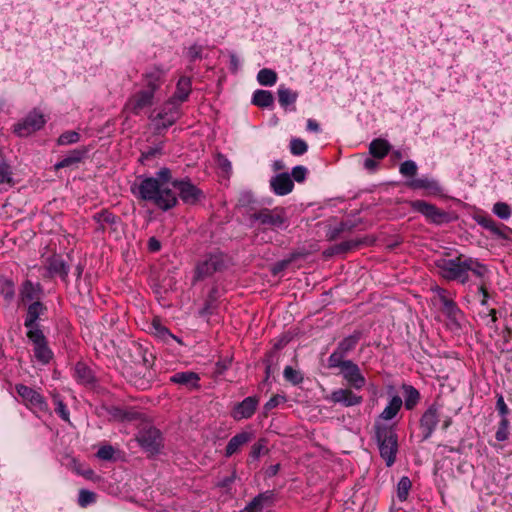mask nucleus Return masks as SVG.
Masks as SVG:
<instances>
[{
  "instance_id": "obj_1",
  "label": "nucleus",
  "mask_w": 512,
  "mask_h": 512,
  "mask_svg": "<svg viewBox=\"0 0 512 512\" xmlns=\"http://www.w3.org/2000/svg\"><path fill=\"white\" fill-rule=\"evenodd\" d=\"M171 170L162 168L157 172V177H146L140 181L132 192L137 198L153 203L162 211L174 208L178 203V197L172 186Z\"/></svg>"
},
{
  "instance_id": "obj_2",
  "label": "nucleus",
  "mask_w": 512,
  "mask_h": 512,
  "mask_svg": "<svg viewBox=\"0 0 512 512\" xmlns=\"http://www.w3.org/2000/svg\"><path fill=\"white\" fill-rule=\"evenodd\" d=\"M468 256L457 254L454 258H448L447 254L439 257L434 261V265L438 270V274L447 281H458L465 284L469 280L466 273V264Z\"/></svg>"
},
{
  "instance_id": "obj_3",
  "label": "nucleus",
  "mask_w": 512,
  "mask_h": 512,
  "mask_svg": "<svg viewBox=\"0 0 512 512\" xmlns=\"http://www.w3.org/2000/svg\"><path fill=\"white\" fill-rule=\"evenodd\" d=\"M375 439L378 445L380 456L387 467H391L396 461L398 452V437L392 426L375 423Z\"/></svg>"
},
{
  "instance_id": "obj_4",
  "label": "nucleus",
  "mask_w": 512,
  "mask_h": 512,
  "mask_svg": "<svg viewBox=\"0 0 512 512\" xmlns=\"http://www.w3.org/2000/svg\"><path fill=\"white\" fill-rule=\"evenodd\" d=\"M226 268L227 258L222 252L209 253L197 263L193 283L211 277L214 273L221 272Z\"/></svg>"
},
{
  "instance_id": "obj_5",
  "label": "nucleus",
  "mask_w": 512,
  "mask_h": 512,
  "mask_svg": "<svg viewBox=\"0 0 512 512\" xmlns=\"http://www.w3.org/2000/svg\"><path fill=\"white\" fill-rule=\"evenodd\" d=\"M251 220L258 221L260 225L270 229H283L288 226L286 210L282 207L273 209L262 208L250 215Z\"/></svg>"
},
{
  "instance_id": "obj_6",
  "label": "nucleus",
  "mask_w": 512,
  "mask_h": 512,
  "mask_svg": "<svg viewBox=\"0 0 512 512\" xmlns=\"http://www.w3.org/2000/svg\"><path fill=\"white\" fill-rule=\"evenodd\" d=\"M361 339V332L355 331L353 334L343 338L338 344L334 352L329 356L327 367L335 369L338 363L345 362L346 357L356 348Z\"/></svg>"
},
{
  "instance_id": "obj_7",
  "label": "nucleus",
  "mask_w": 512,
  "mask_h": 512,
  "mask_svg": "<svg viewBox=\"0 0 512 512\" xmlns=\"http://www.w3.org/2000/svg\"><path fill=\"white\" fill-rule=\"evenodd\" d=\"M137 441L146 452L152 455L158 453L163 446V438L160 431L151 425H145L140 429Z\"/></svg>"
},
{
  "instance_id": "obj_8",
  "label": "nucleus",
  "mask_w": 512,
  "mask_h": 512,
  "mask_svg": "<svg viewBox=\"0 0 512 512\" xmlns=\"http://www.w3.org/2000/svg\"><path fill=\"white\" fill-rule=\"evenodd\" d=\"M411 207L416 212L425 216V218L433 224L441 225L450 221V216L447 212L424 200L412 201Z\"/></svg>"
},
{
  "instance_id": "obj_9",
  "label": "nucleus",
  "mask_w": 512,
  "mask_h": 512,
  "mask_svg": "<svg viewBox=\"0 0 512 512\" xmlns=\"http://www.w3.org/2000/svg\"><path fill=\"white\" fill-rule=\"evenodd\" d=\"M336 368L340 369V374L351 388L361 390L365 386L366 378L359 366L352 360L338 363Z\"/></svg>"
},
{
  "instance_id": "obj_10",
  "label": "nucleus",
  "mask_w": 512,
  "mask_h": 512,
  "mask_svg": "<svg viewBox=\"0 0 512 512\" xmlns=\"http://www.w3.org/2000/svg\"><path fill=\"white\" fill-rule=\"evenodd\" d=\"M15 390L29 409L39 412H46L48 410V404L44 397L33 388L24 384H17Z\"/></svg>"
},
{
  "instance_id": "obj_11",
  "label": "nucleus",
  "mask_w": 512,
  "mask_h": 512,
  "mask_svg": "<svg viewBox=\"0 0 512 512\" xmlns=\"http://www.w3.org/2000/svg\"><path fill=\"white\" fill-rule=\"evenodd\" d=\"M172 187L178 191L179 198L189 205H194L204 198L202 190L197 188L190 180L172 181Z\"/></svg>"
},
{
  "instance_id": "obj_12",
  "label": "nucleus",
  "mask_w": 512,
  "mask_h": 512,
  "mask_svg": "<svg viewBox=\"0 0 512 512\" xmlns=\"http://www.w3.org/2000/svg\"><path fill=\"white\" fill-rule=\"evenodd\" d=\"M45 123L44 115L38 111H33L14 126V132L20 137H26L40 130Z\"/></svg>"
},
{
  "instance_id": "obj_13",
  "label": "nucleus",
  "mask_w": 512,
  "mask_h": 512,
  "mask_svg": "<svg viewBox=\"0 0 512 512\" xmlns=\"http://www.w3.org/2000/svg\"><path fill=\"white\" fill-rule=\"evenodd\" d=\"M27 338L33 343L34 356L42 364L51 360L53 353L48 347V342L42 331H27Z\"/></svg>"
},
{
  "instance_id": "obj_14",
  "label": "nucleus",
  "mask_w": 512,
  "mask_h": 512,
  "mask_svg": "<svg viewBox=\"0 0 512 512\" xmlns=\"http://www.w3.org/2000/svg\"><path fill=\"white\" fill-rule=\"evenodd\" d=\"M154 97L150 90H140L133 94L125 105V109L134 115L153 105Z\"/></svg>"
},
{
  "instance_id": "obj_15",
  "label": "nucleus",
  "mask_w": 512,
  "mask_h": 512,
  "mask_svg": "<svg viewBox=\"0 0 512 512\" xmlns=\"http://www.w3.org/2000/svg\"><path fill=\"white\" fill-rule=\"evenodd\" d=\"M438 410V404L433 403L423 413L420 419V427L423 433V440H427L434 432L440 417Z\"/></svg>"
},
{
  "instance_id": "obj_16",
  "label": "nucleus",
  "mask_w": 512,
  "mask_h": 512,
  "mask_svg": "<svg viewBox=\"0 0 512 512\" xmlns=\"http://www.w3.org/2000/svg\"><path fill=\"white\" fill-rule=\"evenodd\" d=\"M407 186L413 190H424L427 195L440 196L443 194V188L439 182L428 176L414 178L407 182Z\"/></svg>"
},
{
  "instance_id": "obj_17",
  "label": "nucleus",
  "mask_w": 512,
  "mask_h": 512,
  "mask_svg": "<svg viewBox=\"0 0 512 512\" xmlns=\"http://www.w3.org/2000/svg\"><path fill=\"white\" fill-rule=\"evenodd\" d=\"M258 404L259 398L257 396L246 397L243 401L237 403L234 406L231 412V416L236 421L249 419L254 415Z\"/></svg>"
},
{
  "instance_id": "obj_18",
  "label": "nucleus",
  "mask_w": 512,
  "mask_h": 512,
  "mask_svg": "<svg viewBox=\"0 0 512 512\" xmlns=\"http://www.w3.org/2000/svg\"><path fill=\"white\" fill-rule=\"evenodd\" d=\"M166 71L158 66L151 67L143 74V81L145 88L143 90H150L152 95L155 96L156 91L162 86L165 81Z\"/></svg>"
},
{
  "instance_id": "obj_19",
  "label": "nucleus",
  "mask_w": 512,
  "mask_h": 512,
  "mask_svg": "<svg viewBox=\"0 0 512 512\" xmlns=\"http://www.w3.org/2000/svg\"><path fill=\"white\" fill-rule=\"evenodd\" d=\"M46 311L47 307L41 301H34L27 306L24 326L28 331H42L36 322Z\"/></svg>"
},
{
  "instance_id": "obj_20",
  "label": "nucleus",
  "mask_w": 512,
  "mask_h": 512,
  "mask_svg": "<svg viewBox=\"0 0 512 512\" xmlns=\"http://www.w3.org/2000/svg\"><path fill=\"white\" fill-rule=\"evenodd\" d=\"M330 400L334 403H340L345 407H351L361 404L363 398L356 395L351 389L340 388L331 393Z\"/></svg>"
},
{
  "instance_id": "obj_21",
  "label": "nucleus",
  "mask_w": 512,
  "mask_h": 512,
  "mask_svg": "<svg viewBox=\"0 0 512 512\" xmlns=\"http://www.w3.org/2000/svg\"><path fill=\"white\" fill-rule=\"evenodd\" d=\"M40 292V284L35 285L31 280H25L19 290L18 306L29 305L34 301H39Z\"/></svg>"
},
{
  "instance_id": "obj_22",
  "label": "nucleus",
  "mask_w": 512,
  "mask_h": 512,
  "mask_svg": "<svg viewBox=\"0 0 512 512\" xmlns=\"http://www.w3.org/2000/svg\"><path fill=\"white\" fill-rule=\"evenodd\" d=\"M46 268L51 277L58 276L65 283L68 282L69 266L60 255H54L47 260Z\"/></svg>"
},
{
  "instance_id": "obj_23",
  "label": "nucleus",
  "mask_w": 512,
  "mask_h": 512,
  "mask_svg": "<svg viewBox=\"0 0 512 512\" xmlns=\"http://www.w3.org/2000/svg\"><path fill=\"white\" fill-rule=\"evenodd\" d=\"M270 187L276 195L284 196L293 190L294 183L288 173H280L271 178Z\"/></svg>"
},
{
  "instance_id": "obj_24",
  "label": "nucleus",
  "mask_w": 512,
  "mask_h": 512,
  "mask_svg": "<svg viewBox=\"0 0 512 512\" xmlns=\"http://www.w3.org/2000/svg\"><path fill=\"white\" fill-rule=\"evenodd\" d=\"M200 377L193 371L176 372L170 376V382L185 386L188 389L199 388Z\"/></svg>"
},
{
  "instance_id": "obj_25",
  "label": "nucleus",
  "mask_w": 512,
  "mask_h": 512,
  "mask_svg": "<svg viewBox=\"0 0 512 512\" xmlns=\"http://www.w3.org/2000/svg\"><path fill=\"white\" fill-rule=\"evenodd\" d=\"M274 499L275 494L273 491H265L254 497L244 510L246 512H260L264 507L271 506L274 503Z\"/></svg>"
},
{
  "instance_id": "obj_26",
  "label": "nucleus",
  "mask_w": 512,
  "mask_h": 512,
  "mask_svg": "<svg viewBox=\"0 0 512 512\" xmlns=\"http://www.w3.org/2000/svg\"><path fill=\"white\" fill-rule=\"evenodd\" d=\"M253 438V434L251 432L242 431L235 436H233L227 443L225 448V455L227 457L232 456L237 453L241 447L250 442Z\"/></svg>"
},
{
  "instance_id": "obj_27",
  "label": "nucleus",
  "mask_w": 512,
  "mask_h": 512,
  "mask_svg": "<svg viewBox=\"0 0 512 512\" xmlns=\"http://www.w3.org/2000/svg\"><path fill=\"white\" fill-rule=\"evenodd\" d=\"M130 361L135 365H142L144 368L151 366V360L147 356V351L142 345L131 342L128 347Z\"/></svg>"
},
{
  "instance_id": "obj_28",
  "label": "nucleus",
  "mask_w": 512,
  "mask_h": 512,
  "mask_svg": "<svg viewBox=\"0 0 512 512\" xmlns=\"http://www.w3.org/2000/svg\"><path fill=\"white\" fill-rule=\"evenodd\" d=\"M88 151L89 149L87 147H81L70 151L67 156L55 164V170L71 167L80 163L86 157Z\"/></svg>"
},
{
  "instance_id": "obj_29",
  "label": "nucleus",
  "mask_w": 512,
  "mask_h": 512,
  "mask_svg": "<svg viewBox=\"0 0 512 512\" xmlns=\"http://www.w3.org/2000/svg\"><path fill=\"white\" fill-rule=\"evenodd\" d=\"M438 296L442 303V311L443 313L451 320H456L458 315L461 314L460 309L457 304L452 300L447 298V291L443 288L438 287Z\"/></svg>"
},
{
  "instance_id": "obj_30",
  "label": "nucleus",
  "mask_w": 512,
  "mask_h": 512,
  "mask_svg": "<svg viewBox=\"0 0 512 512\" xmlns=\"http://www.w3.org/2000/svg\"><path fill=\"white\" fill-rule=\"evenodd\" d=\"M220 295L218 286L214 285L205 299L203 308L199 311L200 316H210L216 312Z\"/></svg>"
},
{
  "instance_id": "obj_31",
  "label": "nucleus",
  "mask_w": 512,
  "mask_h": 512,
  "mask_svg": "<svg viewBox=\"0 0 512 512\" xmlns=\"http://www.w3.org/2000/svg\"><path fill=\"white\" fill-rule=\"evenodd\" d=\"M191 89H192L191 78L187 77V76L180 77V79L178 80L177 86H176V91L172 98L173 102L178 101L181 103V102L186 101L190 95Z\"/></svg>"
},
{
  "instance_id": "obj_32",
  "label": "nucleus",
  "mask_w": 512,
  "mask_h": 512,
  "mask_svg": "<svg viewBox=\"0 0 512 512\" xmlns=\"http://www.w3.org/2000/svg\"><path fill=\"white\" fill-rule=\"evenodd\" d=\"M178 119V113L170 112V113H162L159 112L153 121L155 122V130L158 134H161L168 127L172 126L176 120Z\"/></svg>"
},
{
  "instance_id": "obj_33",
  "label": "nucleus",
  "mask_w": 512,
  "mask_h": 512,
  "mask_svg": "<svg viewBox=\"0 0 512 512\" xmlns=\"http://www.w3.org/2000/svg\"><path fill=\"white\" fill-rule=\"evenodd\" d=\"M391 149L389 142L382 138H376L369 144V153L373 158L383 159Z\"/></svg>"
},
{
  "instance_id": "obj_34",
  "label": "nucleus",
  "mask_w": 512,
  "mask_h": 512,
  "mask_svg": "<svg viewBox=\"0 0 512 512\" xmlns=\"http://www.w3.org/2000/svg\"><path fill=\"white\" fill-rule=\"evenodd\" d=\"M0 295L5 305L10 306L15 298V284L11 279L0 278Z\"/></svg>"
},
{
  "instance_id": "obj_35",
  "label": "nucleus",
  "mask_w": 512,
  "mask_h": 512,
  "mask_svg": "<svg viewBox=\"0 0 512 512\" xmlns=\"http://www.w3.org/2000/svg\"><path fill=\"white\" fill-rule=\"evenodd\" d=\"M274 103L273 94L267 90L258 89L253 93L252 104L260 108L271 107Z\"/></svg>"
},
{
  "instance_id": "obj_36",
  "label": "nucleus",
  "mask_w": 512,
  "mask_h": 512,
  "mask_svg": "<svg viewBox=\"0 0 512 512\" xmlns=\"http://www.w3.org/2000/svg\"><path fill=\"white\" fill-rule=\"evenodd\" d=\"M402 404H403V401L400 396L392 397V399L389 401L388 405L385 407L383 412L380 414V419H382V420L393 419L399 412Z\"/></svg>"
},
{
  "instance_id": "obj_37",
  "label": "nucleus",
  "mask_w": 512,
  "mask_h": 512,
  "mask_svg": "<svg viewBox=\"0 0 512 512\" xmlns=\"http://www.w3.org/2000/svg\"><path fill=\"white\" fill-rule=\"evenodd\" d=\"M466 273L468 274L471 271L477 278L480 279V283L485 281V276L488 274L489 270L486 265L480 263L477 259L468 257V262L466 264Z\"/></svg>"
},
{
  "instance_id": "obj_38",
  "label": "nucleus",
  "mask_w": 512,
  "mask_h": 512,
  "mask_svg": "<svg viewBox=\"0 0 512 512\" xmlns=\"http://www.w3.org/2000/svg\"><path fill=\"white\" fill-rule=\"evenodd\" d=\"M75 377L82 384H91L94 381L92 370L84 363L78 362L75 365Z\"/></svg>"
},
{
  "instance_id": "obj_39",
  "label": "nucleus",
  "mask_w": 512,
  "mask_h": 512,
  "mask_svg": "<svg viewBox=\"0 0 512 512\" xmlns=\"http://www.w3.org/2000/svg\"><path fill=\"white\" fill-rule=\"evenodd\" d=\"M404 405L407 410H412L420 400L419 391L411 385H403Z\"/></svg>"
},
{
  "instance_id": "obj_40",
  "label": "nucleus",
  "mask_w": 512,
  "mask_h": 512,
  "mask_svg": "<svg viewBox=\"0 0 512 512\" xmlns=\"http://www.w3.org/2000/svg\"><path fill=\"white\" fill-rule=\"evenodd\" d=\"M277 94H278L279 104L282 107H287V106L295 103V101L297 100V97H298L297 92L292 91L291 89L286 88L284 86L279 87Z\"/></svg>"
},
{
  "instance_id": "obj_41",
  "label": "nucleus",
  "mask_w": 512,
  "mask_h": 512,
  "mask_svg": "<svg viewBox=\"0 0 512 512\" xmlns=\"http://www.w3.org/2000/svg\"><path fill=\"white\" fill-rule=\"evenodd\" d=\"M93 219L100 224L101 230H104L103 224L114 225L119 221V217L106 209L95 213Z\"/></svg>"
},
{
  "instance_id": "obj_42",
  "label": "nucleus",
  "mask_w": 512,
  "mask_h": 512,
  "mask_svg": "<svg viewBox=\"0 0 512 512\" xmlns=\"http://www.w3.org/2000/svg\"><path fill=\"white\" fill-rule=\"evenodd\" d=\"M362 244H363V241L361 239L346 240V241L336 244L333 247V252L335 254H344V253L350 252L354 249H357Z\"/></svg>"
},
{
  "instance_id": "obj_43",
  "label": "nucleus",
  "mask_w": 512,
  "mask_h": 512,
  "mask_svg": "<svg viewBox=\"0 0 512 512\" xmlns=\"http://www.w3.org/2000/svg\"><path fill=\"white\" fill-rule=\"evenodd\" d=\"M257 80L263 86H273L277 81V74L271 69L263 68L258 72Z\"/></svg>"
},
{
  "instance_id": "obj_44",
  "label": "nucleus",
  "mask_w": 512,
  "mask_h": 512,
  "mask_svg": "<svg viewBox=\"0 0 512 512\" xmlns=\"http://www.w3.org/2000/svg\"><path fill=\"white\" fill-rule=\"evenodd\" d=\"M411 486V480L407 476H403L400 478L397 484V498L400 501L403 502L407 500Z\"/></svg>"
},
{
  "instance_id": "obj_45",
  "label": "nucleus",
  "mask_w": 512,
  "mask_h": 512,
  "mask_svg": "<svg viewBox=\"0 0 512 512\" xmlns=\"http://www.w3.org/2000/svg\"><path fill=\"white\" fill-rule=\"evenodd\" d=\"M477 222L483 228L491 231L493 234L501 236V230L496 221H494L491 217L482 216L477 219Z\"/></svg>"
},
{
  "instance_id": "obj_46",
  "label": "nucleus",
  "mask_w": 512,
  "mask_h": 512,
  "mask_svg": "<svg viewBox=\"0 0 512 512\" xmlns=\"http://www.w3.org/2000/svg\"><path fill=\"white\" fill-rule=\"evenodd\" d=\"M308 150L307 143L300 138H292L290 141V152L295 156H301Z\"/></svg>"
},
{
  "instance_id": "obj_47",
  "label": "nucleus",
  "mask_w": 512,
  "mask_h": 512,
  "mask_svg": "<svg viewBox=\"0 0 512 512\" xmlns=\"http://www.w3.org/2000/svg\"><path fill=\"white\" fill-rule=\"evenodd\" d=\"M417 171V164L412 160H406L400 164L399 172L404 177L413 178L416 176Z\"/></svg>"
},
{
  "instance_id": "obj_48",
  "label": "nucleus",
  "mask_w": 512,
  "mask_h": 512,
  "mask_svg": "<svg viewBox=\"0 0 512 512\" xmlns=\"http://www.w3.org/2000/svg\"><path fill=\"white\" fill-rule=\"evenodd\" d=\"M284 378L286 381L292 383L293 385H298L303 381V376L301 373L291 366H286L283 372Z\"/></svg>"
},
{
  "instance_id": "obj_49",
  "label": "nucleus",
  "mask_w": 512,
  "mask_h": 512,
  "mask_svg": "<svg viewBox=\"0 0 512 512\" xmlns=\"http://www.w3.org/2000/svg\"><path fill=\"white\" fill-rule=\"evenodd\" d=\"M267 452L266 440L260 439L252 445L249 456L252 460H257L261 455L266 454Z\"/></svg>"
},
{
  "instance_id": "obj_50",
  "label": "nucleus",
  "mask_w": 512,
  "mask_h": 512,
  "mask_svg": "<svg viewBox=\"0 0 512 512\" xmlns=\"http://www.w3.org/2000/svg\"><path fill=\"white\" fill-rule=\"evenodd\" d=\"M80 140V134L76 131H66L62 133L57 143L58 145H69L73 143H77Z\"/></svg>"
},
{
  "instance_id": "obj_51",
  "label": "nucleus",
  "mask_w": 512,
  "mask_h": 512,
  "mask_svg": "<svg viewBox=\"0 0 512 512\" xmlns=\"http://www.w3.org/2000/svg\"><path fill=\"white\" fill-rule=\"evenodd\" d=\"M509 436V420L508 419H501L498 429L495 434V438L498 441H505L508 439Z\"/></svg>"
},
{
  "instance_id": "obj_52",
  "label": "nucleus",
  "mask_w": 512,
  "mask_h": 512,
  "mask_svg": "<svg viewBox=\"0 0 512 512\" xmlns=\"http://www.w3.org/2000/svg\"><path fill=\"white\" fill-rule=\"evenodd\" d=\"M114 416L121 420L132 421L139 419L141 414L135 410L116 409Z\"/></svg>"
},
{
  "instance_id": "obj_53",
  "label": "nucleus",
  "mask_w": 512,
  "mask_h": 512,
  "mask_svg": "<svg viewBox=\"0 0 512 512\" xmlns=\"http://www.w3.org/2000/svg\"><path fill=\"white\" fill-rule=\"evenodd\" d=\"M493 212L501 219H508L511 215V209L509 205L504 202L495 203Z\"/></svg>"
},
{
  "instance_id": "obj_54",
  "label": "nucleus",
  "mask_w": 512,
  "mask_h": 512,
  "mask_svg": "<svg viewBox=\"0 0 512 512\" xmlns=\"http://www.w3.org/2000/svg\"><path fill=\"white\" fill-rule=\"evenodd\" d=\"M95 496L94 492L82 489L79 492L78 503L81 507H86L87 505L95 502Z\"/></svg>"
},
{
  "instance_id": "obj_55",
  "label": "nucleus",
  "mask_w": 512,
  "mask_h": 512,
  "mask_svg": "<svg viewBox=\"0 0 512 512\" xmlns=\"http://www.w3.org/2000/svg\"><path fill=\"white\" fill-rule=\"evenodd\" d=\"M115 449L111 445H104L99 448L96 456L105 461H111L114 459Z\"/></svg>"
},
{
  "instance_id": "obj_56",
  "label": "nucleus",
  "mask_w": 512,
  "mask_h": 512,
  "mask_svg": "<svg viewBox=\"0 0 512 512\" xmlns=\"http://www.w3.org/2000/svg\"><path fill=\"white\" fill-rule=\"evenodd\" d=\"M162 154V148L159 147H150L146 151H143L140 157L141 162H147L159 155Z\"/></svg>"
},
{
  "instance_id": "obj_57",
  "label": "nucleus",
  "mask_w": 512,
  "mask_h": 512,
  "mask_svg": "<svg viewBox=\"0 0 512 512\" xmlns=\"http://www.w3.org/2000/svg\"><path fill=\"white\" fill-rule=\"evenodd\" d=\"M496 409H497L499 415L501 416V419H508L507 416H508L510 411H509V408L506 405L502 395H499L497 397Z\"/></svg>"
},
{
  "instance_id": "obj_58",
  "label": "nucleus",
  "mask_w": 512,
  "mask_h": 512,
  "mask_svg": "<svg viewBox=\"0 0 512 512\" xmlns=\"http://www.w3.org/2000/svg\"><path fill=\"white\" fill-rule=\"evenodd\" d=\"M11 170L6 163H0V185L4 183H11Z\"/></svg>"
},
{
  "instance_id": "obj_59",
  "label": "nucleus",
  "mask_w": 512,
  "mask_h": 512,
  "mask_svg": "<svg viewBox=\"0 0 512 512\" xmlns=\"http://www.w3.org/2000/svg\"><path fill=\"white\" fill-rule=\"evenodd\" d=\"M286 398L282 395H274L272 396L264 405L265 411H271L275 407H277L280 403L285 402Z\"/></svg>"
},
{
  "instance_id": "obj_60",
  "label": "nucleus",
  "mask_w": 512,
  "mask_h": 512,
  "mask_svg": "<svg viewBox=\"0 0 512 512\" xmlns=\"http://www.w3.org/2000/svg\"><path fill=\"white\" fill-rule=\"evenodd\" d=\"M307 169L304 166H295L292 169V177L295 181L301 183L306 179Z\"/></svg>"
},
{
  "instance_id": "obj_61",
  "label": "nucleus",
  "mask_w": 512,
  "mask_h": 512,
  "mask_svg": "<svg viewBox=\"0 0 512 512\" xmlns=\"http://www.w3.org/2000/svg\"><path fill=\"white\" fill-rule=\"evenodd\" d=\"M203 48L200 45L194 44L188 49V57L191 62L202 58Z\"/></svg>"
},
{
  "instance_id": "obj_62",
  "label": "nucleus",
  "mask_w": 512,
  "mask_h": 512,
  "mask_svg": "<svg viewBox=\"0 0 512 512\" xmlns=\"http://www.w3.org/2000/svg\"><path fill=\"white\" fill-rule=\"evenodd\" d=\"M55 412L64 420L69 421V412L66 405L61 401L57 400Z\"/></svg>"
},
{
  "instance_id": "obj_63",
  "label": "nucleus",
  "mask_w": 512,
  "mask_h": 512,
  "mask_svg": "<svg viewBox=\"0 0 512 512\" xmlns=\"http://www.w3.org/2000/svg\"><path fill=\"white\" fill-rule=\"evenodd\" d=\"M353 227V225H350L348 223H345V222H342L340 223V225L338 227H336L335 229H333V231L331 232V235H330V239L331 240H335L336 238H338V236L344 232V231H347V230H351Z\"/></svg>"
},
{
  "instance_id": "obj_64",
  "label": "nucleus",
  "mask_w": 512,
  "mask_h": 512,
  "mask_svg": "<svg viewBox=\"0 0 512 512\" xmlns=\"http://www.w3.org/2000/svg\"><path fill=\"white\" fill-rule=\"evenodd\" d=\"M152 325H153V328L155 329L156 334L159 337L165 338L167 335L171 336L169 330L166 327H164L163 325H161L159 320H153Z\"/></svg>"
}]
</instances>
